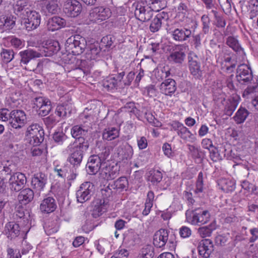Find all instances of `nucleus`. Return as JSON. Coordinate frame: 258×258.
I'll list each match as a JSON object with an SVG mask.
<instances>
[{"instance_id": "obj_44", "label": "nucleus", "mask_w": 258, "mask_h": 258, "mask_svg": "<svg viewBox=\"0 0 258 258\" xmlns=\"http://www.w3.org/2000/svg\"><path fill=\"white\" fill-rule=\"evenodd\" d=\"M110 186L113 189L116 188L123 190L127 187L128 180L126 177H121L115 181L114 183L111 184Z\"/></svg>"}, {"instance_id": "obj_20", "label": "nucleus", "mask_w": 258, "mask_h": 258, "mask_svg": "<svg viewBox=\"0 0 258 258\" xmlns=\"http://www.w3.org/2000/svg\"><path fill=\"white\" fill-rule=\"evenodd\" d=\"M47 181V175L42 172L35 174L31 179L32 186L37 191L43 190Z\"/></svg>"}, {"instance_id": "obj_57", "label": "nucleus", "mask_w": 258, "mask_h": 258, "mask_svg": "<svg viewBox=\"0 0 258 258\" xmlns=\"http://www.w3.org/2000/svg\"><path fill=\"white\" fill-rule=\"evenodd\" d=\"M162 23L161 22V21H160L155 17L152 21L150 24V31L153 33L158 31L161 27Z\"/></svg>"}, {"instance_id": "obj_53", "label": "nucleus", "mask_w": 258, "mask_h": 258, "mask_svg": "<svg viewBox=\"0 0 258 258\" xmlns=\"http://www.w3.org/2000/svg\"><path fill=\"white\" fill-rule=\"evenodd\" d=\"M43 121L47 128H52L58 122V120L53 114H51L43 118Z\"/></svg>"}, {"instance_id": "obj_54", "label": "nucleus", "mask_w": 258, "mask_h": 258, "mask_svg": "<svg viewBox=\"0 0 258 258\" xmlns=\"http://www.w3.org/2000/svg\"><path fill=\"white\" fill-rule=\"evenodd\" d=\"M177 135L183 140H186L192 135L190 131L185 126H183L179 128L177 132Z\"/></svg>"}, {"instance_id": "obj_22", "label": "nucleus", "mask_w": 258, "mask_h": 258, "mask_svg": "<svg viewBox=\"0 0 258 258\" xmlns=\"http://www.w3.org/2000/svg\"><path fill=\"white\" fill-rule=\"evenodd\" d=\"M89 141L85 138H80L73 143H71L67 147L68 151H72L73 149L78 150L84 154L89 147Z\"/></svg>"}, {"instance_id": "obj_34", "label": "nucleus", "mask_w": 258, "mask_h": 258, "mask_svg": "<svg viewBox=\"0 0 258 258\" xmlns=\"http://www.w3.org/2000/svg\"><path fill=\"white\" fill-rule=\"evenodd\" d=\"M110 185L109 184L106 187L101 189L102 199L100 200H102L104 206H107L109 201L112 199V190Z\"/></svg>"}, {"instance_id": "obj_36", "label": "nucleus", "mask_w": 258, "mask_h": 258, "mask_svg": "<svg viewBox=\"0 0 258 258\" xmlns=\"http://www.w3.org/2000/svg\"><path fill=\"white\" fill-rule=\"evenodd\" d=\"M28 3L24 0H19L17 2L15 10L17 12H20L22 16L25 15L32 10L29 8Z\"/></svg>"}, {"instance_id": "obj_63", "label": "nucleus", "mask_w": 258, "mask_h": 258, "mask_svg": "<svg viewBox=\"0 0 258 258\" xmlns=\"http://www.w3.org/2000/svg\"><path fill=\"white\" fill-rule=\"evenodd\" d=\"M203 173L202 172H200L198 174V179L197 180L196 190L198 192H202L203 191Z\"/></svg>"}, {"instance_id": "obj_35", "label": "nucleus", "mask_w": 258, "mask_h": 258, "mask_svg": "<svg viewBox=\"0 0 258 258\" xmlns=\"http://www.w3.org/2000/svg\"><path fill=\"white\" fill-rule=\"evenodd\" d=\"M187 146L192 159L196 161L201 162L203 155V152L201 148L189 144H188Z\"/></svg>"}, {"instance_id": "obj_59", "label": "nucleus", "mask_w": 258, "mask_h": 258, "mask_svg": "<svg viewBox=\"0 0 258 258\" xmlns=\"http://www.w3.org/2000/svg\"><path fill=\"white\" fill-rule=\"evenodd\" d=\"M48 99V98L42 96H39L34 98L33 102L35 106L33 107L34 108L36 106L37 108L40 109V108L44 104V103L46 102V100Z\"/></svg>"}, {"instance_id": "obj_58", "label": "nucleus", "mask_w": 258, "mask_h": 258, "mask_svg": "<svg viewBox=\"0 0 258 258\" xmlns=\"http://www.w3.org/2000/svg\"><path fill=\"white\" fill-rule=\"evenodd\" d=\"M11 112H9V110L7 108H2L0 109V119L3 121H7L9 120V122L11 120Z\"/></svg>"}, {"instance_id": "obj_38", "label": "nucleus", "mask_w": 258, "mask_h": 258, "mask_svg": "<svg viewBox=\"0 0 258 258\" xmlns=\"http://www.w3.org/2000/svg\"><path fill=\"white\" fill-rule=\"evenodd\" d=\"M55 112L58 117L64 118L67 116L68 113H71V110L69 105L63 104L57 106Z\"/></svg>"}, {"instance_id": "obj_28", "label": "nucleus", "mask_w": 258, "mask_h": 258, "mask_svg": "<svg viewBox=\"0 0 258 258\" xmlns=\"http://www.w3.org/2000/svg\"><path fill=\"white\" fill-rule=\"evenodd\" d=\"M102 47L98 43L91 44L86 53L85 58L88 60H94L97 58Z\"/></svg>"}, {"instance_id": "obj_56", "label": "nucleus", "mask_w": 258, "mask_h": 258, "mask_svg": "<svg viewBox=\"0 0 258 258\" xmlns=\"http://www.w3.org/2000/svg\"><path fill=\"white\" fill-rule=\"evenodd\" d=\"M237 66V61L235 58L227 57V74L234 71Z\"/></svg>"}, {"instance_id": "obj_30", "label": "nucleus", "mask_w": 258, "mask_h": 258, "mask_svg": "<svg viewBox=\"0 0 258 258\" xmlns=\"http://www.w3.org/2000/svg\"><path fill=\"white\" fill-rule=\"evenodd\" d=\"M247 87L244 90L242 96L246 99L252 100L257 96L258 94V82L257 81L249 83Z\"/></svg>"}, {"instance_id": "obj_5", "label": "nucleus", "mask_w": 258, "mask_h": 258, "mask_svg": "<svg viewBox=\"0 0 258 258\" xmlns=\"http://www.w3.org/2000/svg\"><path fill=\"white\" fill-rule=\"evenodd\" d=\"M44 136V130L39 124L33 123L27 127L26 138L30 145L39 146L43 141Z\"/></svg>"}, {"instance_id": "obj_24", "label": "nucleus", "mask_w": 258, "mask_h": 258, "mask_svg": "<svg viewBox=\"0 0 258 258\" xmlns=\"http://www.w3.org/2000/svg\"><path fill=\"white\" fill-rule=\"evenodd\" d=\"M57 208L55 200L51 197L44 198L40 205V210L43 214H49L54 212Z\"/></svg>"}, {"instance_id": "obj_31", "label": "nucleus", "mask_w": 258, "mask_h": 258, "mask_svg": "<svg viewBox=\"0 0 258 258\" xmlns=\"http://www.w3.org/2000/svg\"><path fill=\"white\" fill-rule=\"evenodd\" d=\"M34 191L30 188H26L21 190L18 196V199L23 204H27L31 202L34 198Z\"/></svg>"}, {"instance_id": "obj_32", "label": "nucleus", "mask_w": 258, "mask_h": 258, "mask_svg": "<svg viewBox=\"0 0 258 258\" xmlns=\"http://www.w3.org/2000/svg\"><path fill=\"white\" fill-rule=\"evenodd\" d=\"M88 132L87 128L82 125H76L71 130V134L73 138L78 140L80 138H84Z\"/></svg>"}, {"instance_id": "obj_12", "label": "nucleus", "mask_w": 258, "mask_h": 258, "mask_svg": "<svg viewBox=\"0 0 258 258\" xmlns=\"http://www.w3.org/2000/svg\"><path fill=\"white\" fill-rule=\"evenodd\" d=\"M11 120L9 123L14 128H20L26 123V115L24 111L13 110L11 112Z\"/></svg>"}, {"instance_id": "obj_52", "label": "nucleus", "mask_w": 258, "mask_h": 258, "mask_svg": "<svg viewBox=\"0 0 258 258\" xmlns=\"http://www.w3.org/2000/svg\"><path fill=\"white\" fill-rule=\"evenodd\" d=\"M52 109L51 102L48 99L46 102L39 109V114L42 116L47 115Z\"/></svg>"}, {"instance_id": "obj_55", "label": "nucleus", "mask_w": 258, "mask_h": 258, "mask_svg": "<svg viewBox=\"0 0 258 258\" xmlns=\"http://www.w3.org/2000/svg\"><path fill=\"white\" fill-rule=\"evenodd\" d=\"M25 209L21 207H19L14 213V219L18 221L19 219H23L24 221H27L28 219L26 217Z\"/></svg>"}, {"instance_id": "obj_64", "label": "nucleus", "mask_w": 258, "mask_h": 258, "mask_svg": "<svg viewBox=\"0 0 258 258\" xmlns=\"http://www.w3.org/2000/svg\"><path fill=\"white\" fill-rule=\"evenodd\" d=\"M251 236L249 238L250 243H253L258 239V228H252L249 230Z\"/></svg>"}, {"instance_id": "obj_42", "label": "nucleus", "mask_w": 258, "mask_h": 258, "mask_svg": "<svg viewBox=\"0 0 258 258\" xmlns=\"http://www.w3.org/2000/svg\"><path fill=\"white\" fill-rule=\"evenodd\" d=\"M107 206H104L102 200L95 205L92 212V216L96 218L101 216L106 210Z\"/></svg>"}, {"instance_id": "obj_1", "label": "nucleus", "mask_w": 258, "mask_h": 258, "mask_svg": "<svg viewBox=\"0 0 258 258\" xmlns=\"http://www.w3.org/2000/svg\"><path fill=\"white\" fill-rule=\"evenodd\" d=\"M253 80V75L250 69L246 64H242L238 66L236 75L231 74L227 79V92L229 94L227 101V115L231 116L238 104L239 96L237 94L238 83L248 84Z\"/></svg>"}, {"instance_id": "obj_49", "label": "nucleus", "mask_w": 258, "mask_h": 258, "mask_svg": "<svg viewBox=\"0 0 258 258\" xmlns=\"http://www.w3.org/2000/svg\"><path fill=\"white\" fill-rule=\"evenodd\" d=\"M1 56L4 62H10L14 57V52L12 49L3 48L1 52Z\"/></svg>"}, {"instance_id": "obj_9", "label": "nucleus", "mask_w": 258, "mask_h": 258, "mask_svg": "<svg viewBox=\"0 0 258 258\" xmlns=\"http://www.w3.org/2000/svg\"><path fill=\"white\" fill-rule=\"evenodd\" d=\"M191 214L192 216H187V213H186V216L188 221L192 225L205 224L209 221L210 217L208 211L203 210L200 208L192 210Z\"/></svg>"}, {"instance_id": "obj_47", "label": "nucleus", "mask_w": 258, "mask_h": 258, "mask_svg": "<svg viewBox=\"0 0 258 258\" xmlns=\"http://www.w3.org/2000/svg\"><path fill=\"white\" fill-rule=\"evenodd\" d=\"M227 45L233 50L238 52L241 50V47L237 39L234 36H229L227 38Z\"/></svg>"}, {"instance_id": "obj_60", "label": "nucleus", "mask_w": 258, "mask_h": 258, "mask_svg": "<svg viewBox=\"0 0 258 258\" xmlns=\"http://www.w3.org/2000/svg\"><path fill=\"white\" fill-rule=\"evenodd\" d=\"M210 158L212 160L216 162L222 160V156L219 153L217 149L214 148L212 150H210Z\"/></svg>"}, {"instance_id": "obj_19", "label": "nucleus", "mask_w": 258, "mask_h": 258, "mask_svg": "<svg viewBox=\"0 0 258 258\" xmlns=\"http://www.w3.org/2000/svg\"><path fill=\"white\" fill-rule=\"evenodd\" d=\"M67 161L75 170H81L84 154L79 151L73 149L72 151H69Z\"/></svg>"}, {"instance_id": "obj_46", "label": "nucleus", "mask_w": 258, "mask_h": 258, "mask_svg": "<svg viewBox=\"0 0 258 258\" xmlns=\"http://www.w3.org/2000/svg\"><path fill=\"white\" fill-rule=\"evenodd\" d=\"M122 151H119L118 154L122 156V158L125 159H131L133 155L134 151L132 147L129 144H126L121 148Z\"/></svg>"}, {"instance_id": "obj_62", "label": "nucleus", "mask_w": 258, "mask_h": 258, "mask_svg": "<svg viewBox=\"0 0 258 258\" xmlns=\"http://www.w3.org/2000/svg\"><path fill=\"white\" fill-rule=\"evenodd\" d=\"M179 234L182 238L189 237L191 234V231L186 226H182L180 228Z\"/></svg>"}, {"instance_id": "obj_33", "label": "nucleus", "mask_w": 258, "mask_h": 258, "mask_svg": "<svg viewBox=\"0 0 258 258\" xmlns=\"http://www.w3.org/2000/svg\"><path fill=\"white\" fill-rule=\"evenodd\" d=\"M42 2V4L48 13L55 14L58 12L57 0H43Z\"/></svg>"}, {"instance_id": "obj_8", "label": "nucleus", "mask_w": 258, "mask_h": 258, "mask_svg": "<svg viewBox=\"0 0 258 258\" xmlns=\"http://www.w3.org/2000/svg\"><path fill=\"white\" fill-rule=\"evenodd\" d=\"M186 57V47L183 45H176L172 48L167 57L168 60L173 63L181 64Z\"/></svg>"}, {"instance_id": "obj_40", "label": "nucleus", "mask_w": 258, "mask_h": 258, "mask_svg": "<svg viewBox=\"0 0 258 258\" xmlns=\"http://www.w3.org/2000/svg\"><path fill=\"white\" fill-rule=\"evenodd\" d=\"M103 86L108 91H112L117 89L118 85L115 77L107 78L103 83Z\"/></svg>"}, {"instance_id": "obj_51", "label": "nucleus", "mask_w": 258, "mask_h": 258, "mask_svg": "<svg viewBox=\"0 0 258 258\" xmlns=\"http://www.w3.org/2000/svg\"><path fill=\"white\" fill-rule=\"evenodd\" d=\"M114 40V38L113 36L111 35H107L101 39L99 44L102 48L103 47H105L106 49H108L112 45Z\"/></svg>"}, {"instance_id": "obj_10", "label": "nucleus", "mask_w": 258, "mask_h": 258, "mask_svg": "<svg viewBox=\"0 0 258 258\" xmlns=\"http://www.w3.org/2000/svg\"><path fill=\"white\" fill-rule=\"evenodd\" d=\"M94 185L90 182L82 183L76 192L77 201L84 203L89 200L93 194Z\"/></svg>"}, {"instance_id": "obj_15", "label": "nucleus", "mask_w": 258, "mask_h": 258, "mask_svg": "<svg viewBox=\"0 0 258 258\" xmlns=\"http://www.w3.org/2000/svg\"><path fill=\"white\" fill-rule=\"evenodd\" d=\"M153 10L148 6L137 4L135 11L136 17L141 21H149L153 16Z\"/></svg>"}, {"instance_id": "obj_16", "label": "nucleus", "mask_w": 258, "mask_h": 258, "mask_svg": "<svg viewBox=\"0 0 258 258\" xmlns=\"http://www.w3.org/2000/svg\"><path fill=\"white\" fill-rule=\"evenodd\" d=\"M104 163L101 161L99 157L96 155L90 156L86 164L87 170L89 174H96L99 170H101V166H104Z\"/></svg>"}, {"instance_id": "obj_37", "label": "nucleus", "mask_w": 258, "mask_h": 258, "mask_svg": "<svg viewBox=\"0 0 258 258\" xmlns=\"http://www.w3.org/2000/svg\"><path fill=\"white\" fill-rule=\"evenodd\" d=\"M249 112L247 109L240 107L233 117V119L237 123H241L245 120Z\"/></svg>"}, {"instance_id": "obj_11", "label": "nucleus", "mask_w": 258, "mask_h": 258, "mask_svg": "<svg viewBox=\"0 0 258 258\" xmlns=\"http://www.w3.org/2000/svg\"><path fill=\"white\" fill-rule=\"evenodd\" d=\"M26 182V177L25 174L20 172L14 173L9 180L10 189L16 192L22 190Z\"/></svg>"}, {"instance_id": "obj_21", "label": "nucleus", "mask_w": 258, "mask_h": 258, "mask_svg": "<svg viewBox=\"0 0 258 258\" xmlns=\"http://www.w3.org/2000/svg\"><path fill=\"white\" fill-rule=\"evenodd\" d=\"M101 176L105 179L112 180L119 174V168L117 165L111 166L106 165L103 166L100 173Z\"/></svg>"}, {"instance_id": "obj_17", "label": "nucleus", "mask_w": 258, "mask_h": 258, "mask_svg": "<svg viewBox=\"0 0 258 258\" xmlns=\"http://www.w3.org/2000/svg\"><path fill=\"white\" fill-rule=\"evenodd\" d=\"M188 62L191 74L196 79H201L203 73L201 70L200 63L198 61V56L195 54L188 55Z\"/></svg>"}, {"instance_id": "obj_26", "label": "nucleus", "mask_w": 258, "mask_h": 258, "mask_svg": "<svg viewBox=\"0 0 258 258\" xmlns=\"http://www.w3.org/2000/svg\"><path fill=\"white\" fill-rule=\"evenodd\" d=\"M171 35L174 40L183 42L190 37L191 31L185 28H176L172 31Z\"/></svg>"}, {"instance_id": "obj_27", "label": "nucleus", "mask_w": 258, "mask_h": 258, "mask_svg": "<svg viewBox=\"0 0 258 258\" xmlns=\"http://www.w3.org/2000/svg\"><path fill=\"white\" fill-rule=\"evenodd\" d=\"M66 20L59 17L54 16L49 19L47 23V28L49 31H54L65 26Z\"/></svg>"}, {"instance_id": "obj_45", "label": "nucleus", "mask_w": 258, "mask_h": 258, "mask_svg": "<svg viewBox=\"0 0 258 258\" xmlns=\"http://www.w3.org/2000/svg\"><path fill=\"white\" fill-rule=\"evenodd\" d=\"M140 258H153L154 255V248L151 245H145L140 253Z\"/></svg>"}, {"instance_id": "obj_39", "label": "nucleus", "mask_w": 258, "mask_h": 258, "mask_svg": "<svg viewBox=\"0 0 258 258\" xmlns=\"http://www.w3.org/2000/svg\"><path fill=\"white\" fill-rule=\"evenodd\" d=\"M119 136V132L117 128L112 127H108L105 130L103 134V138L108 141H111L118 137Z\"/></svg>"}, {"instance_id": "obj_41", "label": "nucleus", "mask_w": 258, "mask_h": 258, "mask_svg": "<svg viewBox=\"0 0 258 258\" xmlns=\"http://www.w3.org/2000/svg\"><path fill=\"white\" fill-rule=\"evenodd\" d=\"M145 3L148 7L155 11H159L164 8L163 0H145Z\"/></svg>"}, {"instance_id": "obj_6", "label": "nucleus", "mask_w": 258, "mask_h": 258, "mask_svg": "<svg viewBox=\"0 0 258 258\" xmlns=\"http://www.w3.org/2000/svg\"><path fill=\"white\" fill-rule=\"evenodd\" d=\"M40 15L35 11H31L22 17L21 23L28 31L36 29L40 25Z\"/></svg>"}, {"instance_id": "obj_4", "label": "nucleus", "mask_w": 258, "mask_h": 258, "mask_svg": "<svg viewBox=\"0 0 258 258\" xmlns=\"http://www.w3.org/2000/svg\"><path fill=\"white\" fill-rule=\"evenodd\" d=\"M175 239V235L172 231L165 229H160L154 235L153 244L157 248H162L168 242L173 246Z\"/></svg>"}, {"instance_id": "obj_14", "label": "nucleus", "mask_w": 258, "mask_h": 258, "mask_svg": "<svg viewBox=\"0 0 258 258\" xmlns=\"http://www.w3.org/2000/svg\"><path fill=\"white\" fill-rule=\"evenodd\" d=\"M3 233L10 240L16 239L20 234L21 230L19 225L15 221L7 222L4 227Z\"/></svg>"}, {"instance_id": "obj_48", "label": "nucleus", "mask_w": 258, "mask_h": 258, "mask_svg": "<svg viewBox=\"0 0 258 258\" xmlns=\"http://www.w3.org/2000/svg\"><path fill=\"white\" fill-rule=\"evenodd\" d=\"M54 142L58 145H61L68 139V136L62 132H55L52 136Z\"/></svg>"}, {"instance_id": "obj_13", "label": "nucleus", "mask_w": 258, "mask_h": 258, "mask_svg": "<svg viewBox=\"0 0 258 258\" xmlns=\"http://www.w3.org/2000/svg\"><path fill=\"white\" fill-rule=\"evenodd\" d=\"M42 45V49L39 52L41 57L51 56L56 53L60 48L59 42L51 39L43 42Z\"/></svg>"}, {"instance_id": "obj_43", "label": "nucleus", "mask_w": 258, "mask_h": 258, "mask_svg": "<svg viewBox=\"0 0 258 258\" xmlns=\"http://www.w3.org/2000/svg\"><path fill=\"white\" fill-rule=\"evenodd\" d=\"M150 174L149 180L153 184L156 185L162 180L163 177L162 173L158 170L150 171Z\"/></svg>"}, {"instance_id": "obj_3", "label": "nucleus", "mask_w": 258, "mask_h": 258, "mask_svg": "<svg viewBox=\"0 0 258 258\" xmlns=\"http://www.w3.org/2000/svg\"><path fill=\"white\" fill-rule=\"evenodd\" d=\"M86 44L87 42L84 37L80 35H75L67 40L65 46L70 53L78 55L83 53Z\"/></svg>"}, {"instance_id": "obj_29", "label": "nucleus", "mask_w": 258, "mask_h": 258, "mask_svg": "<svg viewBox=\"0 0 258 258\" xmlns=\"http://www.w3.org/2000/svg\"><path fill=\"white\" fill-rule=\"evenodd\" d=\"M110 11L108 8L104 7H96L93 9L92 14L96 19L100 22L108 19L110 16Z\"/></svg>"}, {"instance_id": "obj_18", "label": "nucleus", "mask_w": 258, "mask_h": 258, "mask_svg": "<svg viewBox=\"0 0 258 258\" xmlns=\"http://www.w3.org/2000/svg\"><path fill=\"white\" fill-rule=\"evenodd\" d=\"M198 248L200 256L203 258H209L214 251L213 242L209 239H203L200 242Z\"/></svg>"}, {"instance_id": "obj_61", "label": "nucleus", "mask_w": 258, "mask_h": 258, "mask_svg": "<svg viewBox=\"0 0 258 258\" xmlns=\"http://www.w3.org/2000/svg\"><path fill=\"white\" fill-rule=\"evenodd\" d=\"M110 151L109 148L104 147L101 153L97 155L99 157L101 161L104 163V162L107 159L110 155Z\"/></svg>"}, {"instance_id": "obj_23", "label": "nucleus", "mask_w": 258, "mask_h": 258, "mask_svg": "<svg viewBox=\"0 0 258 258\" xmlns=\"http://www.w3.org/2000/svg\"><path fill=\"white\" fill-rule=\"evenodd\" d=\"M16 17L9 12H5L0 16V28L12 29L16 25Z\"/></svg>"}, {"instance_id": "obj_7", "label": "nucleus", "mask_w": 258, "mask_h": 258, "mask_svg": "<svg viewBox=\"0 0 258 258\" xmlns=\"http://www.w3.org/2000/svg\"><path fill=\"white\" fill-rule=\"evenodd\" d=\"M59 2L63 5L64 13L69 17H77L82 11V5L77 0H59Z\"/></svg>"}, {"instance_id": "obj_25", "label": "nucleus", "mask_w": 258, "mask_h": 258, "mask_svg": "<svg viewBox=\"0 0 258 258\" xmlns=\"http://www.w3.org/2000/svg\"><path fill=\"white\" fill-rule=\"evenodd\" d=\"M159 89L162 94L171 96L176 90V83L174 80L171 78L165 79L160 84Z\"/></svg>"}, {"instance_id": "obj_2", "label": "nucleus", "mask_w": 258, "mask_h": 258, "mask_svg": "<svg viewBox=\"0 0 258 258\" xmlns=\"http://www.w3.org/2000/svg\"><path fill=\"white\" fill-rule=\"evenodd\" d=\"M20 56V65L25 70L29 71H35L37 69L42 67V63L32 60L35 58L41 57L39 52L32 49H26L19 52Z\"/></svg>"}, {"instance_id": "obj_50", "label": "nucleus", "mask_w": 258, "mask_h": 258, "mask_svg": "<svg viewBox=\"0 0 258 258\" xmlns=\"http://www.w3.org/2000/svg\"><path fill=\"white\" fill-rule=\"evenodd\" d=\"M214 229L211 224L209 226L200 227L198 229V233L200 236L203 237H209L211 236L212 231Z\"/></svg>"}]
</instances>
